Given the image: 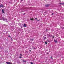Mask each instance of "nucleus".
<instances>
[{"instance_id":"obj_3","label":"nucleus","mask_w":64,"mask_h":64,"mask_svg":"<svg viewBox=\"0 0 64 64\" xmlns=\"http://www.w3.org/2000/svg\"><path fill=\"white\" fill-rule=\"evenodd\" d=\"M2 12L3 13H5L4 11V10H3V9L2 10Z\"/></svg>"},{"instance_id":"obj_16","label":"nucleus","mask_w":64,"mask_h":64,"mask_svg":"<svg viewBox=\"0 0 64 64\" xmlns=\"http://www.w3.org/2000/svg\"><path fill=\"white\" fill-rule=\"evenodd\" d=\"M20 56H22V54H20Z\"/></svg>"},{"instance_id":"obj_9","label":"nucleus","mask_w":64,"mask_h":64,"mask_svg":"<svg viewBox=\"0 0 64 64\" xmlns=\"http://www.w3.org/2000/svg\"><path fill=\"white\" fill-rule=\"evenodd\" d=\"M54 42H56V43L58 42L57 41H56V40H54Z\"/></svg>"},{"instance_id":"obj_19","label":"nucleus","mask_w":64,"mask_h":64,"mask_svg":"<svg viewBox=\"0 0 64 64\" xmlns=\"http://www.w3.org/2000/svg\"><path fill=\"white\" fill-rule=\"evenodd\" d=\"M54 14L53 13H52V15H53Z\"/></svg>"},{"instance_id":"obj_2","label":"nucleus","mask_w":64,"mask_h":64,"mask_svg":"<svg viewBox=\"0 0 64 64\" xmlns=\"http://www.w3.org/2000/svg\"><path fill=\"white\" fill-rule=\"evenodd\" d=\"M6 64H12V63L10 62H6Z\"/></svg>"},{"instance_id":"obj_8","label":"nucleus","mask_w":64,"mask_h":64,"mask_svg":"<svg viewBox=\"0 0 64 64\" xmlns=\"http://www.w3.org/2000/svg\"><path fill=\"white\" fill-rule=\"evenodd\" d=\"M45 43L46 44H47V42H45Z\"/></svg>"},{"instance_id":"obj_11","label":"nucleus","mask_w":64,"mask_h":64,"mask_svg":"<svg viewBox=\"0 0 64 64\" xmlns=\"http://www.w3.org/2000/svg\"><path fill=\"white\" fill-rule=\"evenodd\" d=\"M30 20H33V18H30Z\"/></svg>"},{"instance_id":"obj_6","label":"nucleus","mask_w":64,"mask_h":64,"mask_svg":"<svg viewBox=\"0 0 64 64\" xmlns=\"http://www.w3.org/2000/svg\"><path fill=\"white\" fill-rule=\"evenodd\" d=\"M49 5H48V4L46 5V7H48V6H49Z\"/></svg>"},{"instance_id":"obj_18","label":"nucleus","mask_w":64,"mask_h":64,"mask_svg":"<svg viewBox=\"0 0 64 64\" xmlns=\"http://www.w3.org/2000/svg\"><path fill=\"white\" fill-rule=\"evenodd\" d=\"M33 39H32V41H33Z\"/></svg>"},{"instance_id":"obj_14","label":"nucleus","mask_w":64,"mask_h":64,"mask_svg":"<svg viewBox=\"0 0 64 64\" xmlns=\"http://www.w3.org/2000/svg\"><path fill=\"white\" fill-rule=\"evenodd\" d=\"M30 63H31V64H33V62H31Z\"/></svg>"},{"instance_id":"obj_21","label":"nucleus","mask_w":64,"mask_h":64,"mask_svg":"<svg viewBox=\"0 0 64 64\" xmlns=\"http://www.w3.org/2000/svg\"><path fill=\"white\" fill-rule=\"evenodd\" d=\"M34 49H35V48H34Z\"/></svg>"},{"instance_id":"obj_5","label":"nucleus","mask_w":64,"mask_h":64,"mask_svg":"<svg viewBox=\"0 0 64 64\" xmlns=\"http://www.w3.org/2000/svg\"><path fill=\"white\" fill-rule=\"evenodd\" d=\"M26 24H24V27H26Z\"/></svg>"},{"instance_id":"obj_22","label":"nucleus","mask_w":64,"mask_h":64,"mask_svg":"<svg viewBox=\"0 0 64 64\" xmlns=\"http://www.w3.org/2000/svg\"><path fill=\"white\" fill-rule=\"evenodd\" d=\"M51 58L52 59V57H51Z\"/></svg>"},{"instance_id":"obj_1","label":"nucleus","mask_w":64,"mask_h":64,"mask_svg":"<svg viewBox=\"0 0 64 64\" xmlns=\"http://www.w3.org/2000/svg\"><path fill=\"white\" fill-rule=\"evenodd\" d=\"M2 20L3 21H6V22H8V20H7V19L6 18H2Z\"/></svg>"},{"instance_id":"obj_13","label":"nucleus","mask_w":64,"mask_h":64,"mask_svg":"<svg viewBox=\"0 0 64 64\" xmlns=\"http://www.w3.org/2000/svg\"><path fill=\"white\" fill-rule=\"evenodd\" d=\"M19 58H22V57L21 56H20L19 57Z\"/></svg>"},{"instance_id":"obj_10","label":"nucleus","mask_w":64,"mask_h":64,"mask_svg":"<svg viewBox=\"0 0 64 64\" xmlns=\"http://www.w3.org/2000/svg\"><path fill=\"white\" fill-rule=\"evenodd\" d=\"M23 62H26V60H23Z\"/></svg>"},{"instance_id":"obj_7","label":"nucleus","mask_w":64,"mask_h":64,"mask_svg":"<svg viewBox=\"0 0 64 64\" xmlns=\"http://www.w3.org/2000/svg\"><path fill=\"white\" fill-rule=\"evenodd\" d=\"M0 7H3V5H2V4L0 5Z\"/></svg>"},{"instance_id":"obj_15","label":"nucleus","mask_w":64,"mask_h":64,"mask_svg":"<svg viewBox=\"0 0 64 64\" xmlns=\"http://www.w3.org/2000/svg\"><path fill=\"white\" fill-rule=\"evenodd\" d=\"M29 50L30 51V52H31V50Z\"/></svg>"},{"instance_id":"obj_23","label":"nucleus","mask_w":64,"mask_h":64,"mask_svg":"<svg viewBox=\"0 0 64 64\" xmlns=\"http://www.w3.org/2000/svg\"><path fill=\"white\" fill-rule=\"evenodd\" d=\"M0 20H2V19H0Z\"/></svg>"},{"instance_id":"obj_12","label":"nucleus","mask_w":64,"mask_h":64,"mask_svg":"<svg viewBox=\"0 0 64 64\" xmlns=\"http://www.w3.org/2000/svg\"><path fill=\"white\" fill-rule=\"evenodd\" d=\"M64 4V3H60V5L62 4L63 5V4Z\"/></svg>"},{"instance_id":"obj_24","label":"nucleus","mask_w":64,"mask_h":64,"mask_svg":"<svg viewBox=\"0 0 64 64\" xmlns=\"http://www.w3.org/2000/svg\"><path fill=\"white\" fill-rule=\"evenodd\" d=\"M36 19H37V18H36Z\"/></svg>"},{"instance_id":"obj_17","label":"nucleus","mask_w":64,"mask_h":64,"mask_svg":"<svg viewBox=\"0 0 64 64\" xmlns=\"http://www.w3.org/2000/svg\"><path fill=\"white\" fill-rule=\"evenodd\" d=\"M21 1H23L24 0H20Z\"/></svg>"},{"instance_id":"obj_4","label":"nucleus","mask_w":64,"mask_h":64,"mask_svg":"<svg viewBox=\"0 0 64 64\" xmlns=\"http://www.w3.org/2000/svg\"><path fill=\"white\" fill-rule=\"evenodd\" d=\"M43 38L44 40H45V39H46V37H43Z\"/></svg>"},{"instance_id":"obj_20","label":"nucleus","mask_w":64,"mask_h":64,"mask_svg":"<svg viewBox=\"0 0 64 64\" xmlns=\"http://www.w3.org/2000/svg\"><path fill=\"white\" fill-rule=\"evenodd\" d=\"M52 37H53V38H54V36H53Z\"/></svg>"}]
</instances>
